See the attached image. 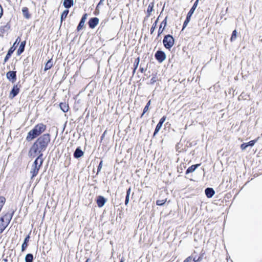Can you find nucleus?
<instances>
[{"label":"nucleus","instance_id":"6ab92c4d","mask_svg":"<svg viewBox=\"0 0 262 262\" xmlns=\"http://www.w3.org/2000/svg\"><path fill=\"white\" fill-rule=\"evenodd\" d=\"M26 45V41H22L19 46V49L17 50V54L20 55L24 51L25 49V47Z\"/></svg>","mask_w":262,"mask_h":262},{"label":"nucleus","instance_id":"a211bd4d","mask_svg":"<svg viewBox=\"0 0 262 262\" xmlns=\"http://www.w3.org/2000/svg\"><path fill=\"white\" fill-rule=\"evenodd\" d=\"M200 166V164H195L192 165V166L188 167V168L186 170V174H188L189 173L193 172L196 168Z\"/></svg>","mask_w":262,"mask_h":262},{"label":"nucleus","instance_id":"f257e3e1","mask_svg":"<svg viewBox=\"0 0 262 262\" xmlns=\"http://www.w3.org/2000/svg\"><path fill=\"white\" fill-rule=\"evenodd\" d=\"M50 142V136L49 134H46L40 136L33 143L30 149L29 154L31 157H35L42 154L45 151L49 143Z\"/></svg>","mask_w":262,"mask_h":262},{"label":"nucleus","instance_id":"4be33fe9","mask_svg":"<svg viewBox=\"0 0 262 262\" xmlns=\"http://www.w3.org/2000/svg\"><path fill=\"white\" fill-rule=\"evenodd\" d=\"M69 12V11L68 9H66L63 11V12L62 13L60 17V21L61 23L62 22V21L67 17L68 13Z\"/></svg>","mask_w":262,"mask_h":262},{"label":"nucleus","instance_id":"423d86ee","mask_svg":"<svg viewBox=\"0 0 262 262\" xmlns=\"http://www.w3.org/2000/svg\"><path fill=\"white\" fill-rule=\"evenodd\" d=\"M155 58L159 62H162L166 58V55L162 51H158L155 55Z\"/></svg>","mask_w":262,"mask_h":262},{"label":"nucleus","instance_id":"2eb2a0df","mask_svg":"<svg viewBox=\"0 0 262 262\" xmlns=\"http://www.w3.org/2000/svg\"><path fill=\"white\" fill-rule=\"evenodd\" d=\"M73 0H64L63 3V5L67 9L71 8L73 5Z\"/></svg>","mask_w":262,"mask_h":262},{"label":"nucleus","instance_id":"49530a36","mask_svg":"<svg viewBox=\"0 0 262 262\" xmlns=\"http://www.w3.org/2000/svg\"><path fill=\"white\" fill-rule=\"evenodd\" d=\"M18 41H20V38H19V37H18V38L16 39V41H15V42L14 43V45H15V43H16Z\"/></svg>","mask_w":262,"mask_h":262},{"label":"nucleus","instance_id":"58836bf2","mask_svg":"<svg viewBox=\"0 0 262 262\" xmlns=\"http://www.w3.org/2000/svg\"><path fill=\"white\" fill-rule=\"evenodd\" d=\"M192 256L188 257L183 262H192Z\"/></svg>","mask_w":262,"mask_h":262},{"label":"nucleus","instance_id":"2f4dec72","mask_svg":"<svg viewBox=\"0 0 262 262\" xmlns=\"http://www.w3.org/2000/svg\"><path fill=\"white\" fill-rule=\"evenodd\" d=\"M166 201V199L165 200H158L156 201V204L158 206H162L165 204Z\"/></svg>","mask_w":262,"mask_h":262},{"label":"nucleus","instance_id":"9d476101","mask_svg":"<svg viewBox=\"0 0 262 262\" xmlns=\"http://www.w3.org/2000/svg\"><path fill=\"white\" fill-rule=\"evenodd\" d=\"M99 23V19L97 17H93L91 18L89 21V25L90 28H94Z\"/></svg>","mask_w":262,"mask_h":262},{"label":"nucleus","instance_id":"09e8293b","mask_svg":"<svg viewBox=\"0 0 262 262\" xmlns=\"http://www.w3.org/2000/svg\"><path fill=\"white\" fill-rule=\"evenodd\" d=\"M89 259H87L86 260L85 262H89Z\"/></svg>","mask_w":262,"mask_h":262},{"label":"nucleus","instance_id":"79ce46f5","mask_svg":"<svg viewBox=\"0 0 262 262\" xmlns=\"http://www.w3.org/2000/svg\"><path fill=\"white\" fill-rule=\"evenodd\" d=\"M104 1V0H100V2H99L97 6V8H98L100 5H102Z\"/></svg>","mask_w":262,"mask_h":262},{"label":"nucleus","instance_id":"c85d7f7f","mask_svg":"<svg viewBox=\"0 0 262 262\" xmlns=\"http://www.w3.org/2000/svg\"><path fill=\"white\" fill-rule=\"evenodd\" d=\"M162 124H161V123H158V124L157 125L156 127V128H155V132L154 133V135L153 136L155 137L156 134L159 132V131L161 129V127H162Z\"/></svg>","mask_w":262,"mask_h":262},{"label":"nucleus","instance_id":"0eeeda50","mask_svg":"<svg viewBox=\"0 0 262 262\" xmlns=\"http://www.w3.org/2000/svg\"><path fill=\"white\" fill-rule=\"evenodd\" d=\"M20 86L17 84L14 85L10 92L9 97L13 98L15 97L19 92Z\"/></svg>","mask_w":262,"mask_h":262},{"label":"nucleus","instance_id":"a18cd8bd","mask_svg":"<svg viewBox=\"0 0 262 262\" xmlns=\"http://www.w3.org/2000/svg\"><path fill=\"white\" fill-rule=\"evenodd\" d=\"M202 259V256H199V257L197 258L196 261H198H198H201Z\"/></svg>","mask_w":262,"mask_h":262},{"label":"nucleus","instance_id":"473e14b6","mask_svg":"<svg viewBox=\"0 0 262 262\" xmlns=\"http://www.w3.org/2000/svg\"><path fill=\"white\" fill-rule=\"evenodd\" d=\"M237 32L235 30H234L232 33V35L230 38L231 41L234 40L236 38Z\"/></svg>","mask_w":262,"mask_h":262},{"label":"nucleus","instance_id":"4c0bfd02","mask_svg":"<svg viewBox=\"0 0 262 262\" xmlns=\"http://www.w3.org/2000/svg\"><path fill=\"white\" fill-rule=\"evenodd\" d=\"M102 163H103L102 161H101L99 163L98 167L97 172H99L101 170L102 167Z\"/></svg>","mask_w":262,"mask_h":262},{"label":"nucleus","instance_id":"7ed1b4c3","mask_svg":"<svg viewBox=\"0 0 262 262\" xmlns=\"http://www.w3.org/2000/svg\"><path fill=\"white\" fill-rule=\"evenodd\" d=\"M37 156V157L36 158L32 165L30 170V173L32 174L31 179L36 176L38 174V171L43 161V159L42 158L43 154H39V156Z\"/></svg>","mask_w":262,"mask_h":262},{"label":"nucleus","instance_id":"ea45409f","mask_svg":"<svg viewBox=\"0 0 262 262\" xmlns=\"http://www.w3.org/2000/svg\"><path fill=\"white\" fill-rule=\"evenodd\" d=\"M161 28H162V27H161L160 26V28H159V30H158V36H159V35H160L162 33V32H163V29H163L162 30H161Z\"/></svg>","mask_w":262,"mask_h":262},{"label":"nucleus","instance_id":"c03bdc74","mask_svg":"<svg viewBox=\"0 0 262 262\" xmlns=\"http://www.w3.org/2000/svg\"><path fill=\"white\" fill-rule=\"evenodd\" d=\"M191 256H192V261L193 262H198V261H196L197 258L196 257H193V255H192Z\"/></svg>","mask_w":262,"mask_h":262},{"label":"nucleus","instance_id":"dca6fc26","mask_svg":"<svg viewBox=\"0 0 262 262\" xmlns=\"http://www.w3.org/2000/svg\"><path fill=\"white\" fill-rule=\"evenodd\" d=\"M30 239V236L28 235H27L26 238L24 239V243L22 244L21 246V251H24L26 249V248L28 246V242H29Z\"/></svg>","mask_w":262,"mask_h":262},{"label":"nucleus","instance_id":"8fccbe9b","mask_svg":"<svg viewBox=\"0 0 262 262\" xmlns=\"http://www.w3.org/2000/svg\"><path fill=\"white\" fill-rule=\"evenodd\" d=\"M120 262H123V261L121 260Z\"/></svg>","mask_w":262,"mask_h":262},{"label":"nucleus","instance_id":"aec40b11","mask_svg":"<svg viewBox=\"0 0 262 262\" xmlns=\"http://www.w3.org/2000/svg\"><path fill=\"white\" fill-rule=\"evenodd\" d=\"M15 50V49L13 48V47H11L9 50L8 51L5 59H4V62H6L8 60V59L10 57V56H11L12 54L13 53V52H14V51Z\"/></svg>","mask_w":262,"mask_h":262},{"label":"nucleus","instance_id":"412c9836","mask_svg":"<svg viewBox=\"0 0 262 262\" xmlns=\"http://www.w3.org/2000/svg\"><path fill=\"white\" fill-rule=\"evenodd\" d=\"M22 12L24 17L27 19L30 18V14L28 11V9L27 7H24L22 9Z\"/></svg>","mask_w":262,"mask_h":262},{"label":"nucleus","instance_id":"1a4fd4ad","mask_svg":"<svg viewBox=\"0 0 262 262\" xmlns=\"http://www.w3.org/2000/svg\"><path fill=\"white\" fill-rule=\"evenodd\" d=\"M87 17H88V14L86 13L84 14L82 16V17L80 21V23H79L78 26H77V31H79L82 29V28L83 27V26L84 25V24H85V20L87 18Z\"/></svg>","mask_w":262,"mask_h":262},{"label":"nucleus","instance_id":"de8ad7c7","mask_svg":"<svg viewBox=\"0 0 262 262\" xmlns=\"http://www.w3.org/2000/svg\"><path fill=\"white\" fill-rule=\"evenodd\" d=\"M140 70H141V72H143V68H140Z\"/></svg>","mask_w":262,"mask_h":262},{"label":"nucleus","instance_id":"f03ea898","mask_svg":"<svg viewBox=\"0 0 262 262\" xmlns=\"http://www.w3.org/2000/svg\"><path fill=\"white\" fill-rule=\"evenodd\" d=\"M46 128L45 125L39 123L36 125L33 129L31 130L27 135L26 139L28 141L32 140L37 136L43 133Z\"/></svg>","mask_w":262,"mask_h":262},{"label":"nucleus","instance_id":"72a5a7b5","mask_svg":"<svg viewBox=\"0 0 262 262\" xmlns=\"http://www.w3.org/2000/svg\"><path fill=\"white\" fill-rule=\"evenodd\" d=\"M150 105V100H149L146 104V106H145L144 108V110H143V112L142 114V116H143L144 115V114H145L148 110V108H149V105Z\"/></svg>","mask_w":262,"mask_h":262},{"label":"nucleus","instance_id":"7c9ffc66","mask_svg":"<svg viewBox=\"0 0 262 262\" xmlns=\"http://www.w3.org/2000/svg\"><path fill=\"white\" fill-rule=\"evenodd\" d=\"M139 57H138L135 60L134 63V69L133 73H134L135 72L136 70L137 69L138 66L139 64Z\"/></svg>","mask_w":262,"mask_h":262},{"label":"nucleus","instance_id":"f3484780","mask_svg":"<svg viewBox=\"0 0 262 262\" xmlns=\"http://www.w3.org/2000/svg\"><path fill=\"white\" fill-rule=\"evenodd\" d=\"M199 0H196L194 3L193 4V5L192 6V8L190 9V11L187 13L188 15H189L190 16H192V15L193 14L195 10L196 9Z\"/></svg>","mask_w":262,"mask_h":262},{"label":"nucleus","instance_id":"37998d69","mask_svg":"<svg viewBox=\"0 0 262 262\" xmlns=\"http://www.w3.org/2000/svg\"><path fill=\"white\" fill-rule=\"evenodd\" d=\"M5 31V27L0 28V33H3Z\"/></svg>","mask_w":262,"mask_h":262},{"label":"nucleus","instance_id":"393cba45","mask_svg":"<svg viewBox=\"0 0 262 262\" xmlns=\"http://www.w3.org/2000/svg\"><path fill=\"white\" fill-rule=\"evenodd\" d=\"M53 66V62L51 59L49 60L46 63L45 67V71H47L51 68Z\"/></svg>","mask_w":262,"mask_h":262},{"label":"nucleus","instance_id":"5701e85b","mask_svg":"<svg viewBox=\"0 0 262 262\" xmlns=\"http://www.w3.org/2000/svg\"><path fill=\"white\" fill-rule=\"evenodd\" d=\"M60 107L63 112H67L69 110V106L65 103H61Z\"/></svg>","mask_w":262,"mask_h":262},{"label":"nucleus","instance_id":"4468645a","mask_svg":"<svg viewBox=\"0 0 262 262\" xmlns=\"http://www.w3.org/2000/svg\"><path fill=\"white\" fill-rule=\"evenodd\" d=\"M83 155V152L81 150V149L78 147L76 149L75 152H74V156L75 158H79L82 157Z\"/></svg>","mask_w":262,"mask_h":262},{"label":"nucleus","instance_id":"cd10ccee","mask_svg":"<svg viewBox=\"0 0 262 262\" xmlns=\"http://www.w3.org/2000/svg\"><path fill=\"white\" fill-rule=\"evenodd\" d=\"M130 190H131V187H129L127 191V193H126L125 201V204L126 205L129 203V194H130Z\"/></svg>","mask_w":262,"mask_h":262},{"label":"nucleus","instance_id":"6e6552de","mask_svg":"<svg viewBox=\"0 0 262 262\" xmlns=\"http://www.w3.org/2000/svg\"><path fill=\"white\" fill-rule=\"evenodd\" d=\"M7 78L12 82H14L16 80V74L15 71H9L6 74Z\"/></svg>","mask_w":262,"mask_h":262},{"label":"nucleus","instance_id":"b1692460","mask_svg":"<svg viewBox=\"0 0 262 262\" xmlns=\"http://www.w3.org/2000/svg\"><path fill=\"white\" fill-rule=\"evenodd\" d=\"M191 17V16L188 15V14L187 15L186 18L185 20L184 21L183 25L182 30H183L184 29V28L187 26L188 24L189 23Z\"/></svg>","mask_w":262,"mask_h":262},{"label":"nucleus","instance_id":"9b49d317","mask_svg":"<svg viewBox=\"0 0 262 262\" xmlns=\"http://www.w3.org/2000/svg\"><path fill=\"white\" fill-rule=\"evenodd\" d=\"M256 141V140H251L248 143H243L241 145V148L242 150H245L249 146L252 147L255 144Z\"/></svg>","mask_w":262,"mask_h":262},{"label":"nucleus","instance_id":"f8f14e48","mask_svg":"<svg viewBox=\"0 0 262 262\" xmlns=\"http://www.w3.org/2000/svg\"><path fill=\"white\" fill-rule=\"evenodd\" d=\"M106 202L105 199L102 196H98L97 199V203L99 207H102Z\"/></svg>","mask_w":262,"mask_h":262},{"label":"nucleus","instance_id":"39448f33","mask_svg":"<svg viewBox=\"0 0 262 262\" xmlns=\"http://www.w3.org/2000/svg\"><path fill=\"white\" fill-rule=\"evenodd\" d=\"M174 42V39L172 36L171 35H166L164 36L163 43L165 48L167 49H170L173 46Z\"/></svg>","mask_w":262,"mask_h":262},{"label":"nucleus","instance_id":"e433bc0d","mask_svg":"<svg viewBox=\"0 0 262 262\" xmlns=\"http://www.w3.org/2000/svg\"><path fill=\"white\" fill-rule=\"evenodd\" d=\"M166 119V116H163V117H162V118L160 119V121H159V123H160V124L161 123V124H162V125H163V123L165 121Z\"/></svg>","mask_w":262,"mask_h":262},{"label":"nucleus","instance_id":"a19ab883","mask_svg":"<svg viewBox=\"0 0 262 262\" xmlns=\"http://www.w3.org/2000/svg\"><path fill=\"white\" fill-rule=\"evenodd\" d=\"M3 13V8H2V7L1 6V5H0V18L2 16Z\"/></svg>","mask_w":262,"mask_h":262},{"label":"nucleus","instance_id":"ddd939ff","mask_svg":"<svg viewBox=\"0 0 262 262\" xmlns=\"http://www.w3.org/2000/svg\"><path fill=\"white\" fill-rule=\"evenodd\" d=\"M205 194L208 198H212L215 193L214 189L212 188H207L205 190Z\"/></svg>","mask_w":262,"mask_h":262},{"label":"nucleus","instance_id":"bb28decb","mask_svg":"<svg viewBox=\"0 0 262 262\" xmlns=\"http://www.w3.org/2000/svg\"><path fill=\"white\" fill-rule=\"evenodd\" d=\"M153 8H154V3H150L148 5V8H147V13L148 14V16H149L150 15L151 12L153 10Z\"/></svg>","mask_w":262,"mask_h":262},{"label":"nucleus","instance_id":"20e7f679","mask_svg":"<svg viewBox=\"0 0 262 262\" xmlns=\"http://www.w3.org/2000/svg\"><path fill=\"white\" fill-rule=\"evenodd\" d=\"M13 215V212L7 213L4 216L0 218V234L3 232L8 226Z\"/></svg>","mask_w":262,"mask_h":262},{"label":"nucleus","instance_id":"c9c22d12","mask_svg":"<svg viewBox=\"0 0 262 262\" xmlns=\"http://www.w3.org/2000/svg\"><path fill=\"white\" fill-rule=\"evenodd\" d=\"M167 25V17L165 18V19L162 21L160 27H162V25H164V28Z\"/></svg>","mask_w":262,"mask_h":262},{"label":"nucleus","instance_id":"c756f323","mask_svg":"<svg viewBox=\"0 0 262 262\" xmlns=\"http://www.w3.org/2000/svg\"><path fill=\"white\" fill-rule=\"evenodd\" d=\"M6 201V199L4 196H0V210L1 211L2 208L4 205Z\"/></svg>","mask_w":262,"mask_h":262},{"label":"nucleus","instance_id":"a878e982","mask_svg":"<svg viewBox=\"0 0 262 262\" xmlns=\"http://www.w3.org/2000/svg\"><path fill=\"white\" fill-rule=\"evenodd\" d=\"M33 256L32 254L29 253L27 254L25 257V261L26 262H33Z\"/></svg>","mask_w":262,"mask_h":262},{"label":"nucleus","instance_id":"f704fd0d","mask_svg":"<svg viewBox=\"0 0 262 262\" xmlns=\"http://www.w3.org/2000/svg\"><path fill=\"white\" fill-rule=\"evenodd\" d=\"M157 22H158V19L155 21V22L153 24L151 28H150V33L151 34H152L153 32H154L155 31V29L157 26Z\"/></svg>","mask_w":262,"mask_h":262}]
</instances>
